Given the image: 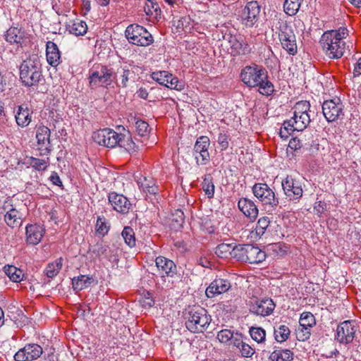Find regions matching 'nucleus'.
<instances>
[{
	"label": "nucleus",
	"instance_id": "f257e3e1",
	"mask_svg": "<svg viewBox=\"0 0 361 361\" xmlns=\"http://www.w3.org/2000/svg\"><path fill=\"white\" fill-rule=\"evenodd\" d=\"M241 81L249 87H258L263 95H271L274 91V85L268 79V72L257 64L246 66L240 72Z\"/></svg>",
	"mask_w": 361,
	"mask_h": 361
},
{
	"label": "nucleus",
	"instance_id": "f03ea898",
	"mask_svg": "<svg viewBox=\"0 0 361 361\" xmlns=\"http://www.w3.org/2000/svg\"><path fill=\"white\" fill-rule=\"evenodd\" d=\"M347 35L348 30L345 27L325 32L321 37L320 44L326 55L332 59L341 58L346 49L343 39Z\"/></svg>",
	"mask_w": 361,
	"mask_h": 361
},
{
	"label": "nucleus",
	"instance_id": "7ed1b4c3",
	"mask_svg": "<svg viewBox=\"0 0 361 361\" xmlns=\"http://www.w3.org/2000/svg\"><path fill=\"white\" fill-rule=\"evenodd\" d=\"M185 326L192 333H202L207 330L212 318L206 309L197 305L189 306L184 312Z\"/></svg>",
	"mask_w": 361,
	"mask_h": 361
},
{
	"label": "nucleus",
	"instance_id": "20e7f679",
	"mask_svg": "<svg viewBox=\"0 0 361 361\" xmlns=\"http://www.w3.org/2000/svg\"><path fill=\"white\" fill-rule=\"evenodd\" d=\"M20 79L25 87L37 86L43 79L42 64L37 56H30L22 62Z\"/></svg>",
	"mask_w": 361,
	"mask_h": 361
},
{
	"label": "nucleus",
	"instance_id": "39448f33",
	"mask_svg": "<svg viewBox=\"0 0 361 361\" xmlns=\"http://www.w3.org/2000/svg\"><path fill=\"white\" fill-rule=\"evenodd\" d=\"M89 86L91 89L97 87L108 88L116 80L113 68L106 66L98 65L90 71Z\"/></svg>",
	"mask_w": 361,
	"mask_h": 361
},
{
	"label": "nucleus",
	"instance_id": "423d86ee",
	"mask_svg": "<svg viewBox=\"0 0 361 361\" xmlns=\"http://www.w3.org/2000/svg\"><path fill=\"white\" fill-rule=\"evenodd\" d=\"M293 116L288 120V126L293 127L297 131L305 130L310 124L311 119L309 112L310 104L308 101L298 102L293 108Z\"/></svg>",
	"mask_w": 361,
	"mask_h": 361
},
{
	"label": "nucleus",
	"instance_id": "0eeeda50",
	"mask_svg": "<svg viewBox=\"0 0 361 361\" xmlns=\"http://www.w3.org/2000/svg\"><path fill=\"white\" fill-rule=\"evenodd\" d=\"M125 36L129 43L140 47H147L154 42L152 34L143 26L138 24L128 25L125 31Z\"/></svg>",
	"mask_w": 361,
	"mask_h": 361
},
{
	"label": "nucleus",
	"instance_id": "6e6552de",
	"mask_svg": "<svg viewBox=\"0 0 361 361\" xmlns=\"http://www.w3.org/2000/svg\"><path fill=\"white\" fill-rule=\"evenodd\" d=\"M236 259L250 264H259L267 257L266 252L251 244L238 245L235 250Z\"/></svg>",
	"mask_w": 361,
	"mask_h": 361
},
{
	"label": "nucleus",
	"instance_id": "1a4fd4ad",
	"mask_svg": "<svg viewBox=\"0 0 361 361\" xmlns=\"http://www.w3.org/2000/svg\"><path fill=\"white\" fill-rule=\"evenodd\" d=\"M322 114L329 123L342 120L345 116L344 104L338 97L325 100L322 104Z\"/></svg>",
	"mask_w": 361,
	"mask_h": 361
},
{
	"label": "nucleus",
	"instance_id": "9d476101",
	"mask_svg": "<svg viewBox=\"0 0 361 361\" xmlns=\"http://www.w3.org/2000/svg\"><path fill=\"white\" fill-rule=\"evenodd\" d=\"M253 195L263 205L268 206L271 209H276L279 201L274 192L265 183H255L252 188Z\"/></svg>",
	"mask_w": 361,
	"mask_h": 361
},
{
	"label": "nucleus",
	"instance_id": "9b49d317",
	"mask_svg": "<svg viewBox=\"0 0 361 361\" xmlns=\"http://www.w3.org/2000/svg\"><path fill=\"white\" fill-rule=\"evenodd\" d=\"M2 210L6 213L4 221L9 227L17 228L21 225L23 214L13 204L12 198L8 197L5 200L2 206Z\"/></svg>",
	"mask_w": 361,
	"mask_h": 361
},
{
	"label": "nucleus",
	"instance_id": "f8f14e48",
	"mask_svg": "<svg viewBox=\"0 0 361 361\" xmlns=\"http://www.w3.org/2000/svg\"><path fill=\"white\" fill-rule=\"evenodd\" d=\"M210 140L207 136L199 137L194 145L192 155L197 165H206L210 160L208 151Z\"/></svg>",
	"mask_w": 361,
	"mask_h": 361
},
{
	"label": "nucleus",
	"instance_id": "ddd939ff",
	"mask_svg": "<svg viewBox=\"0 0 361 361\" xmlns=\"http://www.w3.org/2000/svg\"><path fill=\"white\" fill-rule=\"evenodd\" d=\"M357 326L353 321H344L338 325L335 338L341 343L348 344L353 342Z\"/></svg>",
	"mask_w": 361,
	"mask_h": 361
},
{
	"label": "nucleus",
	"instance_id": "4468645a",
	"mask_svg": "<svg viewBox=\"0 0 361 361\" xmlns=\"http://www.w3.org/2000/svg\"><path fill=\"white\" fill-rule=\"evenodd\" d=\"M279 37L282 47L290 54L295 55L298 52L296 38L293 29L284 25L280 27Z\"/></svg>",
	"mask_w": 361,
	"mask_h": 361
},
{
	"label": "nucleus",
	"instance_id": "2eb2a0df",
	"mask_svg": "<svg viewBox=\"0 0 361 361\" xmlns=\"http://www.w3.org/2000/svg\"><path fill=\"white\" fill-rule=\"evenodd\" d=\"M260 11L257 1H251L247 3L240 16L241 23L247 27H253L259 20Z\"/></svg>",
	"mask_w": 361,
	"mask_h": 361
},
{
	"label": "nucleus",
	"instance_id": "dca6fc26",
	"mask_svg": "<svg viewBox=\"0 0 361 361\" xmlns=\"http://www.w3.org/2000/svg\"><path fill=\"white\" fill-rule=\"evenodd\" d=\"M249 306L251 313L257 316L266 317L273 312L276 305L271 298L259 299L254 298L250 301Z\"/></svg>",
	"mask_w": 361,
	"mask_h": 361
},
{
	"label": "nucleus",
	"instance_id": "f3484780",
	"mask_svg": "<svg viewBox=\"0 0 361 361\" xmlns=\"http://www.w3.org/2000/svg\"><path fill=\"white\" fill-rule=\"evenodd\" d=\"M281 184L284 194L290 200L298 201L302 197L303 190L298 180L287 176Z\"/></svg>",
	"mask_w": 361,
	"mask_h": 361
},
{
	"label": "nucleus",
	"instance_id": "a211bd4d",
	"mask_svg": "<svg viewBox=\"0 0 361 361\" xmlns=\"http://www.w3.org/2000/svg\"><path fill=\"white\" fill-rule=\"evenodd\" d=\"M118 137V133L109 128L99 129L92 135V139L96 143L109 148L116 147Z\"/></svg>",
	"mask_w": 361,
	"mask_h": 361
},
{
	"label": "nucleus",
	"instance_id": "6ab92c4d",
	"mask_svg": "<svg viewBox=\"0 0 361 361\" xmlns=\"http://www.w3.org/2000/svg\"><path fill=\"white\" fill-rule=\"evenodd\" d=\"M152 78L159 84L168 88L176 90H182L184 87L183 83L178 80V78L173 76L168 71L153 72L151 75Z\"/></svg>",
	"mask_w": 361,
	"mask_h": 361
},
{
	"label": "nucleus",
	"instance_id": "aec40b11",
	"mask_svg": "<svg viewBox=\"0 0 361 361\" xmlns=\"http://www.w3.org/2000/svg\"><path fill=\"white\" fill-rule=\"evenodd\" d=\"M43 353L41 345L37 343L26 344L16 353L13 358L16 361H32L38 359Z\"/></svg>",
	"mask_w": 361,
	"mask_h": 361
},
{
	"label": "nucleus",
	"instance_id": "412c9836",
	"mask_svg": "<svg viewBox=\"0 0 361 361\" xmlns=\"http://www.w3.org/2000/svg\"><path fill=\"white\" fill-rule=\"evenodd\" d=\"M108 200L112 209L121 214H127L132 209L131 202L122 194L116 192H109Z\"/></svg>",
	"mask_w": 361,
	"mask_h": 361
},
{
	"label": "nucleus",
	"instance_id": "4be33fe9",
	"mask_svg": "<svg viewBox=\"0 0 361 361\" xmlns=\"http://www.w3.org/2000/svg\"><path fill=\"white\" fill-rule=\"evenodd\" d=\"M51 131L50 129L43 125L37 128L36 139L38 149L43 152L44 155L49 154L52 150V145L50 141Z\"/></svg>",
	"mask_w": 361,
	"mask_h": 361
},
{
	"label": "nucleus",
	"instance_id": "5701e85b",
	"mask_svg": "<svg viewBox=\"0 0 361 361\" xmlns=\"http://www.w3.org/2000/svg\"><path fill=\"white\" fill-rule=\"evenodd\" d=\"M156 267L161 277H173L177 273L175 263L163 256H159L155 259Z\"/></svg>",
	"mask_w": 361,
	"mask_h": 361
},
{
	"label": "nucleus",
	"instance_id": "b1692460",
	"mask_svg": "<svg viewBox=\"0 0 361 361\" xmlns=\"http://www.w3.org/2000/svg\"><path fill=\"white\" fill-rule=\"evenodd\" d=\"M45 233L44 228L37 224H28L25 228L26 242L36 245L40 243Z\"/></svg>",
	"mask_w": 361,
	"mask_h": 361
},
{
	"label": "nucleus",
	"instance_id": "393cba45",
	"mask_svg": "<svg viewBox=\"0 0 361 361\" xmlns=\"http://www.w3.org/2000/svg\"><path fill=\"white\" fill-rule=\"evenodd\" d=\"M231 283L228 280L218 278L214 279L206 289L205 293L208 298H214L228 291L231 288Z\"/></svg>",
	"mask_w": 361,
	"mask_h": 361
},
{
	"label": "nucleus",
	"instance_id": "a878e982",
	"mask_svg": "<svg viewBox=\"0 0 361 361\" xmlns=\"http://www.w3.org/2000/svg\"><path fill=\"white\" fill-rule=\"evenodd\" d=\"M229 345L235 348L243 357H251L255 353V348L245 341L240 333L235 332V337Z\"/></svg>",
	"mask_w": 361,
	"mask_h": 361
},
{
	"label": "nucleus",
	"instance_id": "bb28decb",
	"mask_svg": "<svg viewBox=\"0 0 361 361\" xmlns=\"http://www.w3.org/2000/svg\"><path fill=\"white\" fill-rule=\"evenodd\" d=\"M238 207L251 221H254L258 216L259 210L257 205L248 198H240L238 202Z\"/></svg>",
	"mask_w": 361,
	"mask_h": 361
},
{
	"label": "nucleus",
	"instance_id": "cd10ccee",
	"mask_svg": "<svg viewBox=\"0 0 361 361\" xmlns=\"http://www.w3.org/2000/svg\"><path fill=\"white\" fill-rule=\"evenodd\" d=\"M122 133H118L116 147L119 146L129 153L135 152L137 149V146L133 142L130 132L126 130L124 128H122Z\"/></svg>",
	"mask_w": 361,
	"mask_h": 361
},
{
	"label": "nucleus",
	"instance_id": "c85d7f7f",
	"mask_svg": "<svg viewBox=\"0 0 361 361\" xmlns=\"http://www.w3.org/2000/svg\"><path fill=\"white\" fill-rule=\"evenodd\" d=\"M233 55L247 54L250 52V45L242 37L231 36L229 39Z\"/></svg>",
	"mask_w": 361,
	"mask_h": 361
},
{
	"label": "nucleus",
	"instance_id": "c756f323",
	"mask_svg": "<svg viewBox=\"0 0 361 361\" xmlns=\"http://www.w3.org/2000/svg\"><path fill=\"white\" fill-rule=\"evenodd\" d=\"M47 61L49 65L56 67L60 63L61 53L57 45L51 41L46 44Z\"/></svg>",
	"mask_w": 361,
	"mask_h": 361
},
{
	"label": "nucleus",
	"instance_id": "7c9ffc66",
	"mask_svg": "<svg viewBox=\"0 0 361 361\" xmlns=\"http://www.w3.org/2000/svg\"><path fill=\"white\" fill-rule=\"evenodd\" d=\"M32 112L27 106L19 105L16 111L15 118L18 126L24 128L27 126L32 121Z\"/></svg>",
	"mask_w": 361,
	"mask_h": 361
},
{
	"label": "nucleus",
	"instance_id": "2f4dec72",
	"mask_svg": "<svg viewBox=\"0 0 361 361\" xmlns=\"http://www.w3.org/2000/svg\"><path fill=\"white\" fill-rule=\"evenodd\" d=\"M119 73V78L116 80V85L126 88L128 85L129 81L132 80L135 77V73L133 71V67L130 66H124L121 67Z\"/></svg>",
	"mask_w": 361,
	"mask_h": 361
},
{
	"label": "nucleus",
	"instance_id": "473e14b6",
	"mask_svg": "<svg viewBox=\"0 0 361 361\" xmlns=\"http://www.w3.org/2000/svg\"><path fill=\"white\" fill-rule=\"evenodd\" d=\"M237 248H238V245L221 243L216 247L215 254L220 258L233 257L236 259L235 250Z\"/></svg>",
	"mask_w": 361,
	"mask_h": 361
},
{
	"label": "nucleus",
	"instance_id": "72a5a7b5",
	"mask_svg": "<svg viewBox=\"0 0 361 361\" xmlns=\"http://www.w3.org/2000/svg\"><path fill=\"white\" fill-rule=\"evenodd\" d=\"M94 282V279L93 277L86 275H80L78 277H74L72 279V286L75 291L79 292L82 290L90 287L92 283Z\"/></svg>",
	"mask_w": 361,
	"mask_h": 361
},
{
	"label": "nucleus",
	"instance_id": "f704fd0d",
	"mask_svg": "<svg viewBox=\"0 0 361 361\" xmlns=\"http://www.w3.org/2000/svg\"><path fill=\"white\" fill-rule=\"evenodd\" d=\"M5 39L7 42L20 44L23 39L24 32L16 27H11L7 30L5 35Z\"/></svg>",
	"mask_w": 361,
	"mask_h": 361
},
{
	"label": "nucleus",
	"instance_id": "c9c22d12",
	"mask_svg": "<svg viewBox=\"0 0 361 361\" xmlns=\"http://www.w3.org/2000/svg\"><path fill=\"white\" fill-rule=\"evenodd\" d=\"M269 361H292L293 353L288 349H279L274 350L269 355Z\"/></svg>",
	"mask_w": 361,
	"mask_h": 361
},
{
	"label": "nucleus",
	"instance_id": "e433bc0d",
	"mask_svg": "<svg viewBox=\"0 0 361 361\" xmlns=\"http://www.w3.org/2000/svg\"><path fill=\"white\" fill-rule=\"evenodd\" d=\"M62 266L63 258L59 257L54 262L49 263L46 267L44 273L48 278L53 279L59 274V271L62 268Z\"/></svg>",
	"mask_w": 361,
	"mask_h": 361
},
{
	"label": "nucleus",
	"instance_id": "4c0bfd02",
	"mask_svg": "<svg viewBox=\"0 0 361 361\" xmlns=\"http://www.w3.org/2000/svg\"><path fill=\"white\" fill-rule=\"evenodd\" d=\"M274 337L277 342H284L290 336V331L288 326L280 324L274 327Z\"/></svg>",
	"mask_w": 361,
	"mask_h": 361
},
{
	"label": "nucleus",
	"instance_id": "58836bf2",
	"mask_svg": "<svg viewBox=\"0 0 361 361\" xmlns=\"http://www.w3.org/2000/svg\"><path fill=\"white\" fill-rule=\"evenodd\" d=\"M302 1L303 0H286L283 4L285 13L290 16H295L298 12Z\"/></svg>",
	"mask_w": 361,
	"mask_h": 361
},
{
	"label": "nucleus",
	"instance_id": "ea45409f",
	"mask_svg": "<svg viewBox=\"0 0 361 361\" xmlns=\"http://www.w3.org/2000/svg\"><path fill=\"white\" fill-rule=\"evenodd\" d=\"M202 189L208 198L214 197L215 187L211 174H206L202 183Z\"/></svg>",
	"mask_w": 361,
	"mask_h": 361
},
{
	"label": "nucleus",
	"instance_id": "a19ab883",
	"mask_svg": "<svg viewBox=\"0 0 361 361\" xmlns=\"http://www.w3.org/2000/svg\"><path fill=\"white\" fill-rule=\"evenodd\" d=\"M171 226L176 230L183 227L185 222V215L181 209H176L171 214Z\"/></svg>",
	"mask_w": 361,
	"mask_h": 361
},
{
	"label": "nucleus",
	"instance_id": "79ce46f5",
	"mask_svg": "<svg viewBox=\"0 0 361 361\" xmlns=\"http://www.w3.org/2000/svg\"><path fill=\"white\" fill-rule=\"evenodd\" d=\"M92 252L98 257H104L110 259L111 250L107 245L103 242H99L93 246Z\"/></svg>",
	"mask_w": 361,
	"mask_h": 361
},
{
	"label": "nucleus",
	"instance_id": "37998d69",
	"mask_svg": "<svg viewBox=\"0 0 361 361\" xmlns=\"http://www.w3.org/2000/svg\"><path fill=\"white\" fill-rule=\"evenodd\" d=\"M68 30L75 36L84 35L87 32V25L85 21L77 20L69 26Z\"/></svg>",
	"mask_w": 361,
	"mask_h": 361
},
{
	"label": "nucleus",
	"instance_id": "c03bdc74",
	"mask_svg": "<svg viewBox=\"0 0 361 361\" xmlns=\"http://www.w3.org/2000/svg\"><path fill=\"white\" fill-rule=\"evenodd\" d=\"M270 222V219L268 216H262L259 218L252 233L255 232L257 237L261 238L265 234L267 229L269 226Z\"/></svg>",
	"mask_w": 361,
	"mask_h": 361
},
{
	"label": "nucleus",
	"instance_id": "a18cd8bd",
	"mask_svg": "<svg viewBox=\"0 0 361 361\" xmlns=\"http://www.w3.org/2000/svg\"><path fill=\"white\" fill-rule=\"evenodd\" d=\"M145 12L147 16L155 19L161 16V9L158 4L152 0H147L145 6Z\"/></svg>",
	"mask_w": 361,
	"mask_h": 361
},
{
	"label": "nucleus",
	"instance_id": "49530a36",
	"mask_svg": "<svg viewBox=\"0 0 361 361\" xmlns=\"http://www.w3.org/2000/svg\"><path fill=\"white\" fill-rule=\"evenodd\" d=\"M4 272L13 282H19L22 280L23 271L21 269L11 265L4 267Z\"/></svg>",
	"mask_w": 361,
	"mask_h": 361
},
{
	"label": "nucleus",
	"instance_id": "de8ad7c7",
	"mask_svg": "<svg viewBox=\"0 0 361 361\" xmlns=\"http://www.w3.org/2000/svg\"><path fill=\"white\" fill-rule=\"evenodd\" d=\"M121 235L125 240V243L130 247H133L135 246L136 240L135 237V232L130 226L124 227Z\"/></svg>",
	"mask_w": 361,
	"mask_h": 361
},
{
	"label": "nucleus",
	"instance_id": "09e8293b",
	"mask_svg": "<svg viewBox=\"0 0 361 361\" xmlns=\"http://www.w3.org/2000/svg\"><path fill=\"white\" fill-rule=\"evenodd\" d=\"M300 325L304 327L312 328L316 324L314 316L311 312H303L300 318Z\"/></svg>",
	"mask_w": 361,
	"mask_h": 361
},
{
	"label": "nucleus",
	"instance_id": "8fccbe9b",
	"mask_svg": "<svg viewBox=\"0 0 361 361\" xmlns=\"http://www.w3.org/2000/svg\"><path fill=\"white\" fill-rule=\"evenodd\" d=\"M250 334L252 338L258 343H263L265 341L266 332L261 327H251Z\"/></svg>",
	"mask_w": 361,
	"mask_h": 361
},
{
	"label": "nucleus",
	"instance_id": "3c124183",
	"mask_svg": "<svg viewBox=\"0 0 361 361\" xmlns=\"http://www.w3.org/2000/svg\"><path fill=\"white\" fill-rule=\"evenodd\" d=\"M135 128L137 135L141 137L147 136L151 130L147 122L141 119L135 121Z\"/></svg>",
	"mask_w": 361,
	"mask_h": 361
},
{
	"label": "nucleus",
	"instance_id": "603ef678",
	"mask_svg": "<svg viewBox=\"0 0 361 361\" xmlns=\"http://www.w3.org/2000/svg\"><path fill=\"white\" fill-rule=\"evenodd\" d=\"M140 188L142 190L152 195H156L158 192V186L155 185L153 180H147L146 178L144 181L141 183Z\"/></svg>",
	"mask_w": 361,
	"mask_h": 361
},
{
	"label": "nucleus",
	"instance_id": "864d4df0",
	"mask_svg": "<svg viewBox=\"0 0 361 361\" xmlns=\"http://www.w3.org/2000/svg\"><path fill=\"white\" fill-rule=\"evenodd\" d=\"M235 337V333L229 329H222L218 332L217 338L223 343H227L228 341L232 343V340Z\"/></svg>",
	"mask_w": 361,
	"mask_h": 361
},
{
	"label": "nucleus",
	"instance_id": "5fc2aeb1",
	"mask_svg": "<svg viewBox=\"0 0 361 361\" xmlns=\"http://www.w3.org/2000/svg\"><path fill=\"white\" fill-rule=\"evenodd\" d=\"M47 159H49L47 158ZM29 164L32 168L37 171H44L49 165L48 160L35 157H30Z\"/></svg>",
	"mask_w": 361,
	"mask_h": 361
},
{
	"label": "nucleus",
	"instance_id": "6e6d98bb",
	"mask_svg": "<svg viewBox=\"0 0 361 361\" xmlns=\"http://www.w3.org/2000/svg\"><path fill=\"white\" fill-rule=\"evenodd\" d=\"M109 230L106 219L104 216H98L96 224V231L97 233L105 235Z\"/></svg>",
	"mask_w": 361,
	"mask_h": 361
},
{
	"label": "nucleus",
	"instance_id": "4d7b16f0",
	"mask_svg": "<svg viewBox=\"0 0 361 361\" xmlns=\"http://www.w3.org/2000/svg\"><path fill=\"white\" fill-rule=\"evenodd\" d=\"M295 334L298 341H305L310 337V328L299 325V327L296 329Z\"/></svg>",
	"mask_w": 361,
	"mask_h": 361
},
{
	"label": "nucleus",
	"instance_id": "13d9d810",
	"mask_svg": "<svg viewBox=\"0 0 361 361\" xmlns=\"http://www.w3.org/2000/svg\"><path fill=\"white\" fill-rule=\"evenodd\" d=\"M288 123H289L288 121H284L280 129L279 135L283 139H287L291 133L295 130L293 127L288 126Z\"/></svg>",
	"mask_w": 361,
	"mask_h": 361
},
{
	"label": "nucleus",
	"instance_id": "bf43d9fd",
	"mask_svg": "<svg viewBox=\"0 0 361 361\" xmlns=\"http://www.w3.org/2000/svg\"><path fill=\"white\" fill-rule=\"evenodd\" d=\"M228 135L226 133H220L218 136L217 142L221 150H226L228 147Z\"/></svg>",
	"mask_w": 361,
	"mask_h": 361
},
{
	"label": "nucleus",
	"instance_id": "052dcab7",
	"mask_svg": "<svg viewBox=\"0 0 361 361\" xmlns=\"http://www.w3.org/2000/svg\"><path fill=\"white\" fill-rule=\"evenodd\" d=\"M304 145L302 140L298 137L292 138L288 144V147L294 150H298L303 147Z\"/></svg>",
	"mask_w": 361,
	"mask_h": 361
},
{
	"label": "nucleus",
	"instance_id": "680f3d73",
	"mask_svg": "<svg viewBox=\"0 0 361 361\" xmlns=\"http://www.w3.org/2000/svg\"><path fill=\"white\" fill-rule=\"evenodd\" d=\"M326 209V204L324 201H318L314 203V210L319 216L322 215Z\"/></svg>",
	"mask_w": 361,
	"mask_h": 361
},
{
	"label": "nucleus",
	"instance_id": "e2e57ef3",
	"mask_svg": "<svg viewBox=\"0 0 361 361\" xmlns=\"http://www.w3.org/2000/svg\"><path fill=\"white\" fill-rule=\"evenodd\" d=\"M310 154L311 156H315L319 151V144L318 140H313L309 148Z\"/></svg>",
	"mask_w": 361,
	"mask_h": 361
},
{
	"label": "nucleus",
	"instance_id": "0e129e2a",
	"mask_svg": "<svg viewBox=\"0 0 361 361\" xmlns=\"http://www.w3.org/2000/svg\"><path fill=\"white\" fill-rule=\"evenodd\" d=\"M354 76H359L361 75V57L357 60L354 66L353 70Z\"/></svg>",
	"mask_w": 361,
	"mask_h": 361
},
{
	"label": "nucleus",
	"instance_id": "69168bd1",
	"mask_svg": "<svg viewBox=\"0 0 361 361\" xmlns=\"http://www.w3.org/2000/svg\"><path fill=\"white\" fill-rule=\"evenodd\" d=\"M50 180L52 182L53 184L55 185H61L62 182L59 178V176L57 175V173H54L50 176Z\"/></svg>",
	"mask_w": 361,
	"mask_h": 361
},
{
	"label": "nucleus",
	"instance_id": "338daca9",
	"mask_svg": "<svg viewBox=\"0 0 361 361\" xmlns=\"http://www.w3.org/2000/svg\"><path fill=\"white\" fill-rule=\"evenodd\" d=\"M137 97L146 99L148 97V92L145 88L140 87L137 92Z\"/></svg>",
	"mask_w": 361,
	"mask_h": 361
},
{
	"label": "nucleus",
	"instance_id": "774afa93",
	"mask_svg": "<svg viewBox=\"0 0 361 361\" xmlns=\"http://www.w3.org/2000/svg\"><path fill=\"white\" fill-rule=\"evenodd\" d=\"M355 7H361V0H348Z\"/></svg>",
	"mask_w": 361,
	"mask_h": 361
}]
</instances>
